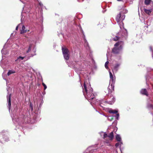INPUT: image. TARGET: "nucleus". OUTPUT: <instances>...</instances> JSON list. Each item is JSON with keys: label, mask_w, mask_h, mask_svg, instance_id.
I'll use <instances>...</instances> for the list:
<instances>
[{"label": "nucleus", "mask_w": 153, "mask_h": 153, "mask_svg": "<svg viewBox=\"0 0 153 153\" xmlns=\"http://www.w3.org/2000/svg\"><path fill=\"white\" fill-rule=\"evenodd\" d=\"M108 137L110 138V140H112L114 137V133L111 132L108 135Z\"/></svg>", "instance_id": "nucleus-9"}, {"label": "nucleus", "mask_w": 153, "mask_h": 153, "mask_svg": "<svg viewBox=\"0 0 153 153\" xmlns=\"http://www.w3.org/2000/svg\"><path fill=\"white\" fill-rule=\"evenodd\" d=\"M25 27L24 25H23L22 27V29L21 30L20 33L21 34H23L25 33L26 32V30H25Z\"/></svg>", "instance_id": "nucleus-11"}, {"label": "nucleus", "mask_w": 153, "mask_h": 153, "mask_svg": "<svg viewBox=\"0 0 153 153\" xmlns=\"http://www.w3.org/2000/svg\"><path fill=\"white\" fill-rule=\"evenodd\" d=\"M24 57H22L21 56H19V57H18V59H17L16 60V61H17L19 59H21V60H23L24 58Z\"/></svg>", "instance_id": "nucleus-19"}, {"label": "nucleus", "mask_w": 153, "mask_h": 153, "mask_svg": "<svg viewBox=\"0 0 153 153\" xmlns=\"http://www.w3.org/2000/svg\"><path fill=\"white\" fill-rule=\"evenodd\" d=\"M42 85L44 87V90H45L46 88H47V86L45 84V83L43 82L42 83Z\"/></svg>", "instance_id": "nucleus-21"}, {"label": "nucleus", "mask_w": 153, "mask_h": 153, "mask_svg": "<svg viewBox=\"0 0 153 153\" xmlns=\"http://www.w3.org/2000/svg\"><path fill=\"white\" fill-rule=\"evenodd\" d=\"M144 11L147 14L149 15L150 13H151L152 12V10H147V9H146V8H144Z\"/></svg>", "instance_id": "nucleus-10"}, {"label": "nucleus", "mask_w": 153, "mask_h": 153, "mask_svg": "<svg viewBox=\"0 0 153 153\" xmlns=\"http://www.w3.org/2000/svg\"><path fill=\"white\" fill-rule=\"evenodd\" d=\"M15 71L14 70H9L7 73V75L8 76H9L12 74L15 73Z\"/></svg>", "instance_id": "nucleus-12"}, {"label": "nucleus", "mask_w": 153, "mask_h": 153, "mask_svg": "<svg viewBox=\"0 0 153 153\" xmlns=\"http://www.w3.org/2000/svg\"><path fill=\"white\" fill-rule=\"evenodd\" d=\"M119 145H120V143H117L115 144V146L116 147H117L119 146Z\"/></svg>", "instance_id": "nucleus-23"}, {"label": "nucleus", "mask_w": 153, "mask_h": 153, "mask_svg": "<svg viewBox=\"0 0 153 153\" xmlns=\"http://www.w3.org/2000/svg\"><path fill=\"white\" fill-rule=\"evenodd\" d=\"M62 51L64 58L66 60H68L69 58V55L68 54L69 50L67 48H62Z\"/></svg>", "instance_id": "nucleus-3"}, {"label": "nucleus", "mask_w": 153, "mask_h": 153, "mask_svg": "<svg viewBox=\"0 0 153 153\" xmlns=\"http://www.w3.org/2000/svg\"><path fill=\"white\" fill-rule=\"evenodd\" d=\"M18 26H17L16 27V30H18Z\"/></svg>", "instance_id": "nucleus-27"}, {"label": "nucleus", "mask_w": 153, "mask_h": 153, "mask_svg": "<svg viewBox=\"0 0 153 153\" xmlns=\"http://www.w3.org/2000/svg\"><path fill=\"white\" fill-rule=\"evenodd\" d=\"M39 5L41 7L42 6H43V4L41 3V2H39Z\"/></svg>", "instance_id": "nucleus-25"}, {"label": "nucleus", "mask_w": 153, "mask_h": 153, "mask_svg": "<svg viewBox=\"0 0 153 153\" xmlns=\"http://www.w3.org/2000/svg\"><path fill=\"white\" fill-rule=\"evenodd\" d=\"M118 1H121V0H117Z\"/></svg>", "instance_id": "nucleus-29"}, {"label": "nucleus", "mask_w": 153, "mask_h": 153, "mask_svg": "<svg viewBox=\"0 0 153 153\" xmlns=\"http://www.w3.org/2000/svg\"><path fill=\"white\" fill-rule=\"evenodd\" d=\"M108 137V135L107 134L105 133L103 135V138L105 139V138Z\"/></svg>", "instance_id": "nucleus-22"}, {"label": "nucleus", "mask_w": 153, "mask_h": 153, "mask_svg": "<svg viewBox=\"0 0 153 153\" xmlns=\"http://www.w3.org/2000/svg\"><path fill=\"white\" fill-rule=\"evenodd\" d=\"M83 94H84L85 91L88 100L91 101L94 98V95L92 93L91 90L89 92H88L87 87L85 82L83 85Z\"/></svg>", "instance_id": "nucleus-2"}, {"label": "nucleus", "mask_w": 153, "mask_h": 153, "mask_svg": "<svg viewBox=\"0 0 153 153\" xmlns=\"http://www.w3.org/2000/svg\"><path fill=\"white\" fill-rule=\"evenodd\" d=\"M109 73L110 79V81H111L112 82L110 85H109L108 87L109 92L108 99L109 100L108 101H106V102L107 103L110 105H112L115 101V98L111 93L114 91V85L115 83V78L114 79L113 75L110 71H109Z\"/></svg>", "instance_id": "nucleus-1"}, {"label": "nucleus", "mask_w": 153, "mask_h": 153, "mask_svg": "<svg viewBox=\"0 0 153 153\" xmlns=\"http://www.w3.org/2000/svg\"><path fill=\"white\" fill-rule=\"evenodd\" d=\"M108 112L110 114H117L118 111L115 110H110Z\"/></svg>", "instance_id": "nucleus-13"}, {"label": "nucleus", "mask_w": 153, "mask_h": 153, "mask_svg": "<svg viewBox=\"0 0 153 153\" xmlns=\"http://www.w3.org/2000/svg\"><path fill=\"white\" fill-rule=\"evenodd\" d=\"M140 93L141 94L148 96V94L147 91L146 89H142L140 91Z\"/></svg>", "instance_id": "nucleus-8"}, {"label": "nucleus", "mask_w": 153, "mask_h": 153, "mask_svg": "<svg viewBox=\"0 0 153 153\" xmlns=\"http://www.w3.org/2000/svg\"><path fill=\"white\" fill-rule=\"evenodd\" d=\"M151 0H145L144 3L146 5H148L150 4Z\"/></svg>", "instance_id": "nucleus-14"}, {"label": "nucleus", "mask_w": 153, "mask_h": 153, "mask_svg": "<svg viewBox=\"0 0 153 153\" xmlns=\"http://www.w3.org/2000/svg\"><path fill=\"white\" fill-rule=\"evenodd\" d=\"M120 49H121L119 48L115 47L112 49V52L115 54H118L119 53Z\"/></svg>", "instance_id": "nucleus-6"}, {"label": "nucleus", "mask_w": 153, "mask_h": 153, "mask_svg": "<svg viewBox=\"0 0 153 153\" xmlns=\"http://www.w3.org/2000/svg\"><path fill=\"white\" fill-rule=\"evenodd\" d=\"M32 47V45L31 44H30L29 46V47L28 48V50L26 52L27 53H29L31 50V48Z\"/></svg>", "instance_id": "nucleus-18"}, {"label": "nucleus", "mask_w": 153, "mask_h": 153, "mask_svg": "<svg viewBox=\"0 0 153 153\" xmlns=\"http://www.w3.org/2000/svg\"><path fill=\"white\" fill-rule=\"evenodd\" d=\"M108 63H109L107 61L105 63V67L107 69H108Z\"/></svg>", "instance_id": "nucleus-20"}, {"label": "nucleus", "mask_w": 153, "mask_h": 153, "mask_svg": "<svg viewBox=\"0 0 153 153\" xmlns=\"http://www.w3.org/2000/svg\"><path fill=\"white\" fill-rule=\"evenodd\" d=\"M116 116L117 117V120L118 119V117H119V114H116Z\"/></svg>", "instance_id": "nucleus-26"}, {"label": "nucleus", "mask_w": 153, "mask_h": 153, "mask_svg": "<svg viewBox=\"0 0 153 153\" xmlns=\"http://www.w3.org/2000/svg\"><path fill=\"white\" fill-rule=\"evenodd\" d=\"M124 42L123 41H119L114 45V46L117 47L119 46V48H120L122 49V46L124 45Z\"/></svg>", "instance_id": "nucleus-5"}, {"label": "nucleus", "mask_w": 153, "mask_h": 153, "mask_svg": "<svg viewBox=\"0 0 153 153\" xmlns=\"http://www.w3.org/2000/svg\"><path fill=\"white\" fill-rule=\"evenodd\" d=\"M120 38V37L117 36H116L115 37L113 38V40L114 41H117Z\"/></svg>", "instance_id": "nucleus-16"}, {"label": "nucleus", "mask_w": 153, "mask_h": 153, "mask_svg": "<svg viewBox=\"0 0 153 153\" xmlns=\"http://www.w3.org/2000/svg\"><path fill=\"white\" fill-rule=\"evenodd\" d=\"M125 18V15L124 14L121 15V13H120L117 15L116 18V20L117 23H119L121 21V22L123 25L124 24L123 21L124 20Z\"/></svg>", "instance_id": "nucleus-4"}, {"label": "nucleus", "mask_w": 153, "mask_h": 153, "mask_svg": "<svg viewBox=\"0 0 153 153\" xmlns=\"http://www.w3.org/2000/svg\"><path fill=\"white\" fill-rule=\"evenodd\" d=\"M30 107L31 108V110L33 111V107L32 105L31 104V103L30 104Z\"/></svg>", "instance_id": "nucleus-24"}, {"label": "nucleus", "mask_w": 153, "mask_h": 153, "mask_svg": "<svg viewBox=\"0 0 153 153\" xmlns=\"http://www.w3.org/2000/svg\"><path fill=\"white\" fill-rule=\"evenodd\" d=\"M106 143H109V142H108V141H106Z\"/></svg>", "instance_id": "nucleus-28"}, {"label": "nucleus", "mask_w": 153, "mask_h": 153, "mask_svg": "<svg viewBox=\"0 0 153 153\" xmlns=\"http://www.w3.org/2000/svg\"><path fill=\"white\" fill-rule=\"evenodd\" d=\"M120 66V64H116L114 67V69L116 70H117V69Z\"/></svg>", "instance_id": "nucleus-17"}, {"label": "nucleus", "mask_w": 153, "mask_h": 153, "mask_svg": "<svg viewBox=\"0 0 153 153\" xmlns=\"http://www.w3.org/2000/svg\"><path fill=\"white\" fill-rule=\"evenodd\" d=\"M116 140L118 141H120L121 140V137L119 135H117L116 137Z\"/></svg>", "instance_id": "nucleus-15"}, {"label": "nucleus", "mask_w": 153, "mask_h": 153, "mask_svg": "<svg viewBox=\"0 0 153 153\" xmlns=\"http://www.w3.org/2000/svg\"><path fill=\"white\" fill-rule=\"evenodd\" d=\"M11 94H10L7 97V99L8 100V106L10 109L11 106Z\"/></svg>", "instance_id": "nucleus-7"}]
</instances>
